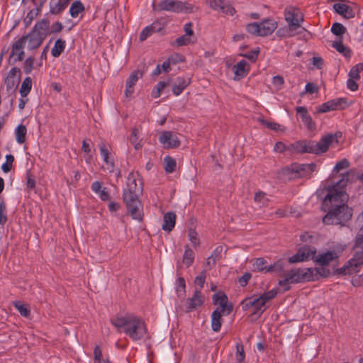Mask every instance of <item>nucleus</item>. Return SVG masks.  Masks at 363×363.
<instances>
[{
  "label": "nucleus",
  "mask_w": 363,
  "mask_h": 363,
  "mask_svg": "<svg viewBox=\"0 0 363 363\" xmlns=\"http://www.w3.org/2000/svg\"><path fill=\"white\" fill-rule=\"evenodd\" d=\"M349 180V173L341 174V179L328 189V193L323 201V207L327 214L323 218L325 225H345L352 216V210L345 202L347 195L345 191Z\"/></svg>",
  "instance_id": "f257e3e1"
},
{
  "label": "nucleus",
  "mask_w": 363,
  "mask_h": 363,
  "mask_svg": "<svg viewBox=\"0 0 363 363\" xmlns=\"http://www.w3.org/2000/svg\"><path fill=\"white\" fill-rule=\"evenodd\" d=\"M143 182L138 172L128 174L126 186L123 191V199L128 212L133 219L142 220V204L140 196L143 193Z\"/></svg>",
  "instance_id": "f03ea898"
},
{
  "label": "nucleus",
  "mask_w": 363,
  "mask_h": 363,
  "mask_svg": "<svg viewBox=\"0 0 363 363\" xmlns=\"http://www.w3.org/2000/svg\"><path fill=\"white\" fill-rule=\"evenodd\" d=\"M111 323L118 330L123 329V333L133 341L141 340L147 331L145 322L133 314L116 317L111 319Z\"/></svg>",
  "instance_id": "7ed1b4c3"
},
{
  "label": "nucleus",
  "mask_w": 363,
  "mask_h": 363,
  "mask_svg": "<svg viewBox=\"0 0 363 363\" xmlns=\"http://www.w3.org/2000/svg\"><path fill=\"white\" fill-rule=\"evenodd\" d=\"M335 139L337 133L329 134L321 138L320 141H298L290 145V151L296 153H313L319 155L326 152Z\"/></svg>",
  "instance_id": "20e7f679"
},
{
  "label": "nucleus",
  "mask_w": 363,
  "mask_h": 363,
  "mask_svg": "<svg viewBox=\"0 0 363 363\" xmlns=\"http://www.w3.org/2000/svg\"><path fill=\"white\" fill-rule=\"evenodd\" d=\"M314 270L311 268L294 269L283 274L279 285L286 291L290 289L291 284L314 280Z\"/></svg>",
  "instance_id": "39448f33"
},
{
  "label": "nucleus",
  "mask_w": 363,
  "mask_h": 363,
  "mask_svg": "<svg viewBox=\"0 0 363 363\" xmlns=\"http://www.w3.org/2000/svg\"><path fill=\"white\" fill-rule=\"evenodd\" d=\"M277 292L275 289H272L263 293L259 297L250 296L241 301L240 305L243 311H247L253 308V315L259 316L266 310V304L276 297Z\"/></svg>",
  "instance_id": "423d86ee"
},
{
  "label": "nucleus",
  "mask_w": 363,
  "mask_h": 363,
  "mask_svg": "<svg viewBox=\"0 0 363 363\" xmlns=\"http://www.w3.org/2000/svg\"><path fill=\"white\" fill-rule=\"evenodd\" d=\"M317 171L315 163L298 164L293 163L283 169V175L289 180L299 178H310L313 172Z\"/></svg>",
  "instance_id": "0eeeda50"
},
{
  "label": "nucleus",
  "mask_w": 363,
  "mask_h": 363,
  "mask_svg": "<svg viewBox=\"0 0 363 363\" xmlns=\"http://www.w3.org/2000/svg\"><path fill=\"white\" fill-rule=\"evenodd\" d=\"M284 18L291 31H295L297 29H300L299 31L301 32L306 30L301 27L304 18L299 9L294 6L286 7L284 10Z\"/></svg>",
  "instance_id": "6e6552de"
},
{
  "label": "nucleus",
  "mask_w": 363,
  "mask_h": 363,
  "mask_svg": "<svg viewBox=\"0 0 363 363\" xmlns=\"http://www.w3.org/2000/svg\"><path fill=\"white\" fill-rule=\"evenodd\" d=\"M363 265V252H357L340 269L339 273L350 275L359 271Z\"/></svg>",
  "instance_id": "1a4fd4ad"
},
{
  "label": "nucleus",
  "mask_w": 363,
  "mask_h": 363,
  "mask_svg": "<svg viewBox=\"0 0 363 363\" xmlns=\"http://www.w3.org/2000/svg\"><path fill=\"white\" fill-rule=\"evenodd\" d=\"M315 247L309 245H304L300 247L295 255L289 258V262L290 263H297L308 261L309 259L315 261Z\"/></svg>",
  "instance_id": "9d476101"
},
{
  "label": "nucleus",
  "mask_w": 363,
  "mask_h": 363,
  "mask_svg": "<svg viewBox=\"0 0 363 363\" xmlns=\"http://www.w3.org/2000/svg\"><path fill=\"white\" fill-rule=\"evenodd\" d=\"M252 267L255 271L264 273L272 272H281L284 271V264L281 261H278L273 264L267 266V261L262 257L257 258L254 261Z\"/></svg>",
  "instance_id": "9b49d317"
},
{
  "label": "nucleus",
  "mask_w": 363,
  "mask_h": 363,
  "mask_svg": "<svg viewBox=\"0 0 363 363\" xmlns=\"http://www.w3.org/2000/svg\"><path fill=\"white\" fill-rule=\"evenodd\" d=\"M188 4L176 0H162L157 5V11H166L174 13H181L188 9Z\"/></svg>",
  "instance_id": "f8f14e48"
},
{
  "label": "nucleus",
  "mask_w": 363,
  "mask_h": 363,
  "mask_svg": "<svg viewBox=\"0 0 363 363\" xmlns=\"http://www.w3.org/2000/svg\"><path fill=\"white\" fill-rule=\"evenodd\" d=\"M159 142L164 148L167 149L177 148L181 144L177 133L170 130L162 131L159 137Z\"/></svg>",
  "instance_id": "ddd939ff"
},
{
  "label": "nucleus",
  "mask_w": 363,
  "mask_h": 363,
  "mask_svg": "<svg viewBox=\"0 0 363 363\" xmlns=\"http://www.w3.org/2000/svg\"><path fill=\"white\" fill-rule=\"evenodd\" d=\"M203 303V296L201 290H195L194 295L191 298L184 300V311L186 312H191L196 310L199 307L201 306Z\"/></svg>",
  "instance_id": "4468645a"
},
{
  "label": "nucleus",
  "mask_w": 363,
  "mask_h": 363,
  "mask_svg": "<svg viewBox=\"0 0 363 363\" xmlns=\"http://www.w3.org/2000/svg\"><path fill=\"white\" fill-rule=\"evenodd\" d=\"M31 30L34 32L43 40H45L48 35H50V21L47 18H43L37 21Z\"/></svg>",
  "instance_id": "2eb2a0df"
},
{
  "label": "nucleus",
  "mask_w": 363,
  "mask_h": 363,
  "mask_svg": "<svg viewBox=\"0 0 363 363\" xmlns=\"http://www.w3.org/2000/svg\"><path fill=\"white\" fill-rule=\"evenodd\" d=\"M100 155L101 159L104 164H106V168L109 172H113L114 170V162L113 159L110 157V152L107 148V146L105 143L101 142L99 145Z\"/></svg>",
  "instance_id": "dca6fc26"
},
{
  "label": "nucleus",
  "mask_w": 363,
  "mask_h": 363,
  "mask_svg": "<svg viewBox=\"0 0 363 363\" xmlns=\"http://www.w3.org/2000/svg\"><path fill=\"white\" fill-rule=\"evenodd\" d=\"M143 77V74L139 70L133 71L126 80L125 95L127 97L130 96L134 92V86L140 78Z\"/></svg>",
  "instance_id": "f3484780"
},
{
  "label": "nucleus",
  "mask_w": 363,
  "mask_h": 363,
  "mask_svg": "<svg viewBox=\"0 0 363 363\" xmlns=\"http://www.w3.org/2000/svg\"><path fill=\"white\" fill-rule=\"evenodd\" d=\"M233 70L235 74L234 79L240 80L247 75L250 68L247 62L242 60L233 66Z\"/></svg>",
  "instance_id": "a211bd4d"
},
{
  "label": "nucleus",
  "mask_w": 363,
  "mask_h": 363,
  "mask_svg": "<svg viewBox=\"0 0 363 363\" xmlns=\"http://www.w3.org/2000/svg\"><path fill=\"white\" fill-rule=\"evenodd\" d=\"M297 113L300 114L301 120L304 125L307 127L309 130H313L315 129L316 125L315 122L312 120L310 114L304 106H297L296 108Z\"/></svg>",
  "instance_id": "6ab92c4d"
},
{
  "label": "nucleus",
  "mask_w": 363,
  "mask_h": 363,
  "mask_svg": "<svg viewBox=\"0 0 363 363\" xmlns=\"http://www.w3.org/2000/svg\"><path fill=\"white\" fill-rule=\"evenodd\" d=\"M190 84V78L185 77H178L172 86V92L174 95L176 96H179Z\"/></svg>",
  "instance_id": "aec40b11"
},
{
  "label": "nucleus",
  "mask_w": 363,
  "mask_h": 363,
  "mask_svg": "<svg viewBox=\"0 0 363 363\" xmlns=\"http://www.w3.org/2000/svg\"><path fill=\"white\" fill-rule=\"evenodd\" d=\"M21 70L19 68L13 67H12L5 79V84L7 89H12L18 82L21 77Z\"/></svg>",
  "instance_id": "412c9836"
},
{
  "label": "nucleus",
  "mask_w": 363,
  "mask_h": 363,
  "mask_svg": "<svg viewBox=\"0 0 363 363\" xmlns=\"http://www.w3.org/2000/svg\"><path fill=\"white\" fill-rule=\"evenodd\" d=\"M260 36L271 35L277 28V23L273 19H266L259 23Z\"/></svg>",
  "instance_id": "4be33fe9"
},
{
  "label": "nucleus",
  "mask_w": 363,
  "mask_h": 363,
  "mask_svg": "<svg viewBox=\"0 0 363 363\" xmlns=\"http://www.w3.org/2000/svg\"><path fill=\"white\" fill-rule=\"evenodd\" d=\"M69 0H50L49 3V11L52 15H58L63 12L69 4Z\"/></svg>",
  "instance_id": "5701e85b"
},
{
  "label": "nucleus",
  "mask_w": 363,
  "mask_h": 363,
  "mask_svg": "<svg viewBox=\"0 0 363 363\" xmlns=\"http://www.w3.org/2000/svg\"><path fill=\"white\" fill-rule=\"evenodd\" d=\"M24 36L26 41H28V49L30 50H33L38 48L44 41L31 30L27 35H25Z\"/></svg>",
  "instance_id": "b1692460"
},
{
  "label": "nucleus",
  "mask_w": 363,
  "mask_h": 363,
  "mask_svg": "<svg viewBox=\"0 0 363 363\" xmlns=\"http://www.w3.org/2000/svg\"><path fill=\"white\" fill-rule=\"evenodd\" d=\"M337 257L338 255L335 251H328L315 257V262L321 266H325Z\"/></svg>",
  "instance_id": "393cba45"
},
{
  "label": "nucleus",
  "mask_w": 363,
  "mask_h": 363,
  "mask_svg": "<svg viewBox=\"0 0 363 363\" xmlns=\"http://www.w3.org/2000/svg\"><path fill=\"white\" fill-rule=\"evenodd\" d=\"M176 215L172 212H167L164 215L163 224L162 229L167 232H170L174 228Z\"/></svg>",
  "instance_id": "a878e982"
},
{
  "label": "nucleus",
  "mask_w": 363,
  "mask_h": 363,
  "mask_svg": "<svg viewBox=\"0 0 363 363\" xmlns=\"http://www.w3.org/2000/svg\"><path fill=\"white\" fill-rule=\"evenodd\" d=\"M223 248L221 245L217 246L213 250L211 255L206 259L207 267H208L209 268H212L216 264L217 262L221 257V253L223 252Z\"/></svg>",
  "instance_id": "bb28decb"
},
{
  "label": "nucleus",
  "mask_w": 363,
  "mask_h": 363,
  "mask_svg": "<svg viewBox=\"0 0 363 363\" xmlns=\"http://www.w3.org/2000/svg\"><path fill=\"white\" fill-rule=\"evenodd\" d=\"M332 46L339 53L342 54L344 57H345L347 58L351 57L352 51L348 47L344 45V44L342 43V38H340L337 40L334 41L332 43Z\"/></svg>",
  "instance_id": "cd10ccee"
},
{
  "label": "nucleus",
  "mask_w": 363,
  "mask_h": 363,
  "mask_svg": "<svg viewBox=\"0 0 363 363\" xmlns=\"http://www.w3.org/2000/svg\"><path fill=\"white\" fill-rule=\"evenodd\" d=\"M222 316L217 311H213L211 313V329L213 332L218 333L220 330L223 323Z\"/></svg>",
  "instance_id": "c85d7f7f"
},
{
  "label": "nucleus",
  "mask_w": 363,
  "mask_h": 363,
  "mask_svg": "<svg viewBox=\"0 0 363 363\" xmlns=\"http://www.w3.org/2000/svg\"><path fill=\"white\" fill-rule=\"evenodd\" d=\"M66 47V41L62 38L56 40L54 46L51 49V55L53 57H58L64 52Z\"/></svg>",
  "instance_id": "c756f323"
},
{
  "label": "nucleus",
  "mask_w": 363,
  "mask_h": 363,
  "mask_svg": "<svg viewBox=\"0 0 363 363\" xmlns=\"http://www.w3.org/2000/svg\"><path fill=\"white\" fill-rule=\"evenodd\" d=\"M32 89V79L27 77L23 81L20 87L19 93L21 97H26Z\"/></svg>",
  "instance_id": "7c9ffc66"
},
{
  "label": "nucleus",
  "mask_w": 363,
  "mask_h": 363,
  "mask_svg": "<svg viewBox=\"0 0 363 363\" xmlns=\"http://www.w3.org/2000/svg\"><path fill=\"white\" fill-rule=\"evenodd\" d=\"M84 10V6L83 4L79 0H77L72 4L69 9V14L72 18H77Z\"/></svg>",
  "instance_id": "2f4dec72"
},
{
  "label": "nucleus",
  "mask_w": 363,
  "mask_h": 363,
  "mask_svg": "<svg viewBox=\"0 0 363 363\" xmlns=\"http://www.w3.org/2000/svg\"><path fill=\"white\" fill-rule=\"evenodd\" d=\"M16 140L18 144H22L26 140V135L27 133L26 128L24 125L20 124L15 129Z\"/></svg>",
  "instance_id": "473e14b6"
},
{
  "label": "nucleus",
  "mask_w": 363,
  "mask_h": 363,
  "mask_svg": "<svg viewBox=\"0 0 363 363\" xmlns=\"http://www.w3.org/2000/svg\"><path fill=\"white\" fill-rule=\"evenodd\" d=\"M195 254L189 245L185 246V250L183 255V262L185 265L189 267L194 261Z\"/></svg>",
  "instance_id": "72a5a7b5"
},
{
  "label": "nucleus",
  "mask_w": 363,
  "mask_h": 363,
  "mask_svg": "<svg viewBox=\"0 0 363 363\" xmlns=\"http://www.w3.org/2000/svg\"><path fill=\"white\" fill-rule=\"evenodd\" d=\"M213 301L215 305L218 306L230 303L228 301L227 295L222 291H218L213 295Z\"/></svg>",
  "instance_id": "f704fd0d"
},
{
  "label": "nucleus",
  "mask_w": 363,
  "mask_h": 363,
  "mask_svg": "<svg viewBox=\"0 0 363 363\" xmlns=\"http://www.w3.org/2000/svg\"><path fill=\"white\" fill-rule=\"evenodd\" d=\"M177 59H174V56L169 57L165 62L161 65L164 72H169L171 69L170 64H176L178 62L183 61V56L180 55H176Z\"/></svg>",
  "instance_id": "c9c22d12"
},
{
  "label": "nucleus",
  "mask_w": 363,
  "mask_h": 363,
  "mask_svg": "<svg viewBox=\"0 0 363 363\" xmlns=\"http://www.w3.org/2000/svg\"><path fill=\"white\" fill-rule=\"evenodd\" d=\"M94 363H111L108 358H104L101 349L99 345L94 349Z\"/></svg>",
  "instance_id": "e433bc0d"
},
{
  "label": "nucleus",
  "mask_w": 363,
  "mask_h": 363,
  "mask_svg": "<svg viewBox=\"0 0 363 363\" xmlns=\"http://www.w3.org/2000/svg\"><path fill=\"white\" fill-rule=\"evenodd\" d=\"M175 291L179 297L184 296L186 291V283L184 278L179 277L176 279Z\"/></svg>",
  "instance_id": "4c0bfd02"
},
{
  "label": "nucleus",
  "mask_w": 363,
  "mask_h": 363,
  "mask_svg": "<svg viewBox=\"0 0 363 363\" xmlns=\"http://www.w3.org/2000/svg\"><path fill=\"white\" fill-rule=\"evenodd\" d=\"M129 140L135 150H139L142 147L143 145L141 141L139 140V131L137 128L133 129Z\"/></svg>",
  "instance_id": "58836bf2"
},
{
  "label": "nucleus",
  "mask_w": 363,
  "mask_h": 363,
  "mask_svg": "<svg viewBox=\"0 0 363 363\" xmlns=\"http://www.w3.org/2000/svg\"><path fill=\"white\" fill-rule=\"evenodd\" d=\"M13 306L18 310V311L22 316L25 318L29 316L30 311L27 305L22 303L19 301H17L13 302Z\"/></svg>",
  "instance_id": "ea45409f"
},
{
  "label": "nucleus",
  "mask_w": 363,
  "mask_h": 363,
  "mask_svg": "<svg viewBox=\"0 0 363 363\" xmlns=\"http://www.w3.org/2000/svg\"><path fill=\"white\" fill-rule=\"evenodd\" d=\"M41 7L38 6H36L35 9L30 10L26 15L25 18V24L26 26H28L31 23V22L41 13L42 11Z\"/></svg>",
  "instance_id": "a19ab883"
},
{
  "label": "nucleus",
  "mask_w": 363,
  "mask_h": 363,
  "mask_svg": "<svg viewBox=\"0 0 363 363\" xmlns=\"http://www.w3.org/2000/svg\"><path fill=\"white\" fill-rule=\"evenodd\" d=\"M333 9L335 11L345 18H350L352 15L347 13L349 6L344 4L336 3L333 5Z\"/></svg>",
  "instance_id": "79ce46f5"
},
{
  "label": "nucleus",
  "mask_w": 363,
  "mask_h": 363,
  "mask_svg": "<svg viewBox=\"0 0 363 363\" xmlns=\"http://www.w3.org/2000/svg\"><path fill=\"white\" fill-rule=\"evenodd\" d=\"M331 32L336 36L342 38V35L347 31L346 28L340 23H334L330 29Z\"/></svg>",
  "instance_id": "37998d69"
},
{
  "label": "nucleus",
  "mask_w": 363,
  "mask_h": 363,
  "mask_svg": "<svg viewBox=\"0 0 363 363\" xmlns=\"http://www.w3.org/2000/svg\"><path fill=\"white\" fill-rule=\"evenodd\" d=\"M164 170L167 173H172L175 170L176 161L169 156H167L164 159Z\"/></svg>",
  "instance_id": "c03bdc74"
},
{
  "label": "nucleus",
  "mask_w": 363,
  "mask_h": 363,
  "mask_svg": "<svg viewBox=\"0 0 363 363\" xmlns=\"http://www.w3.org/2000/svg\"><path fill=\"white\" fill-rule=\"evenodd\" d=\"M363 70V63L359 62L353 66L349 72V77L359 79V73Z\"/></svg>",
  "instance_id": "a18cd8bd"
},
{
  "label": "nucleus",
  "mask_w": 363,
  "mask_h": 363,
  "mask_svg": "<svg viewBox=\"0 0 363 363\" xmlns=\"http://www.w3.org/2000/svg\"><path fill=\"white\" fill-rule=\"evenodd\" d=\"M7 220L6 203L4 199L0 196V225H5Z\"/></svg>",
  "instance_id": "49530a36"
},
{
  "label": "nucleus",
  "mask_w": 363,
  "mask_h": 363,
  "mask_svg": "<svg viewBox=\"0 0 363 363\" xmlns=\"http://www.w3.org/2000/svg\"><path fill=\"white\" fill-rule=\"evenodd\" d=\"M233 310V305L232 303H227L225 305L218 306L214 311H218V313L222 315H230Z\"/></svg>",
  "instance_id": "de8ad7c7"
},
{
  "label": "nucleus",
  "mask_w": 363,
  "mask_h": 363,
  "mask_svg": "<svg viewBox=\"0 0 363 363\" xmlns=\"http://www.w3.org/2000/svg\"><path fill=\"white\" fill-rule=\"evenodd\" d=\"M26 40L24 35H22L19 39L15 41L11 47L12 55H15V52L17 50H23Z\"/></svg>",
  "instance_id": "09e8293b"
},
{
  "label": "nucleus",
  "mask_w": 363,
  "mask_h": 363,
  "mask_svg": "<svg viewBox=\"0 0 363 363\" xmlns=\"http://www.w3.org/2000/svg\"><path fill=\"white\" fill-rule=\"evenodd\" d=\"M301 33V31H291L289 28H280L277 31V35L279 37H292Z\"/></svg>",
  "instance_id": "8fccbe9b"
},
{
  "label": "nucleus",
  "mask_w": 363,
  "mask_h": 363,
  "mask_svg": "<svg viewBox=\"0 0 363 363\" xmlns=\"http://www.w3.org/2000/svg\"><path fill=\"white\" fill-rule=\"evenodd\" d=\"M169 84V80L164 82V81H160L159 82L157 85L155 86L153 91H152V96L154 98H157L160 96V93L162 90H163L167 86H168Z\"/></svg>",
  "instance_id": "3c124183"
},
{
  "label": "nucleus",
  "mask_w": 363,
  "mask_h": 363,
  "mask_svg": "<svg viewBox=\"0 0 363 363\" xmlns=\"http://www.w3.org/2000/svg\"><path fill=\"white\" fill-rule=\"evenodd\" d=\"M259 53V48H256L255 49H253L249 52L240 54V55L247 58L252 62H255L258 57Z\"/></svg>",
  "instance_id": "603ef678"
},
{
  "label": "nucleus",
  "mask_w": 363,
  "mask_h": 363,
  "mask_svg": "<svg viewBox=\"0 0 363 363\" xmlns=\"http://www.w3.org/2000/svg\"><path fill=\"white\" fill-rule=\"evenodd\" d=\"M197 235H198L195 229L190 228L189 230L188 237L194 247H199L200 244V241Z\"/></svg>",
  "instance_id": "864d4df0"
},
{
  "label": "nucleus",
  "mask_w": 363,
  "mask_h": 363,
  "mask_svg": "<svg viewBox=\"0 0 363 363\" xmlns=\"http://www.w3.org/2000/svg\"><path fill=\"white\" fill-rule=\"evenodd\" d=\"M246 30L252 35L260 36V28L259 23H258L254 22L248 23L246 26Z\"/></svg>",
  "instance_id": "5fc2aeb1"
},
{
  "label": "nucleus",
  "mask_w": 363,
  "mask_h": 363,
  "mask_svg": "<svg viewBox=\"0 0 363 363\" xmlns=\"http://www.w3.org/2000/svg\"><path fill=\"white\" fill-rule=\"evenodd\" d=\"M236 354L235 359L236 363H245V354L243 349V346L242 345H236Z\"/></svg>",
  "instance_id": "6e6d98bb"
},
{
  "label": "nucleus",
  "mask_w": 363,
  "mask_h": 363,
  "mask_svg": "<svg viewBox=\"0 0 363 363\" xmlns=\"http://www.w3.org/2000/svg\"><path fill=\"white\" fill-rule=\"evenodd\" d=\"M254 199L255 201L257 202L260 206H265L268 203V199L266 197V194L262 191L256 193Z\"/></svg>",
  "instance_id": "4d7b16f0"
},
{
  "label": "nucleus",
  "mask_w": 363,
  "mask_h": 363,
  "mask_svg": "<svg viewBox=\"0 0 363 363\" xmlns=\"http://www.w3.org/2000/svg\"><path fill=\"white\" fill-rule=\"evenodd\" d=\"M33 65H34V58L33 57H29L26 58L23 63L24 72L27 74H30L32 70L33 69Z\"/></svg>",
  "instance_id": "13d9d810"
},
{
  "label": "nucleus",
  "mask_w": 363,
  "mask_h": 363,
  "mask_svg": "<svg viewBox=\"0 0 363 363\" xmlns=\"http://www.w3.org/2000/svg\"><path fill=\"white\" fill-rule=\"evenodd\" d=\"M191 43H193V41L191 40V37L185 34L177 38L175 40V43L177 46L187 45Z\"/></svg>",
  "instance_id": "bf43d9fd"
},
{
  "label": "nucleus",
  "mask_w": 363,
  "mask_h": 363,
  "mask_svg": "<svg viewBox=\"0 0 363 363\" xmlns=\"http://www.w3.org/2000/svg\"><path fill=\"white\" fill-rule=\"evenodd\" d=\"M349 166V161L347 159H342L335 165L333 172H338L342 169H347Z\"/></svg>",
  "instance_id": "052dcab7"
},
{
  "label": "nucleus",
  "mask_w": 363,
  "mask_h": 363,
  "mask_svg": "<svg viewBox=\"0 0 363 363\" xmlns=\"http://www.w3.org/2000/svg\"><path fill=\"white\" fill-rule=\"evenodd\" d=\"M154 33L155 32L152 30V28L150 25L145 27L140 34V40L144 41Z\"/></svg>",
  "instance_id": "680f3d73"
},
{
  "label": "nucleus",
  "mask_w": 363,
  "mask_h": 363,
  "mask_svg": "<svg viewBox=\"0 0 363 363\" xmlns=\"http://www.w3.org/2000/svg\"><path fill=\"white\" fill-rule=\"evenodd\" d=\"M259 122L267 127L268 128L273 130H278L280 128V125L279 123H277L275 122H269L267 121L263 118H259Z\"/></svg>",
  "instance_id": "e2e57ef3"
},
{
  "label": "nucleus",
  "mask_w": 363,
  "mask_h": 363,
  "mask_svg": "<svg viewBox=\"0 0 363 363\" xmlns=\"http://www.w3.org/2000/svg\"><path fill=\"white\" fill-rule=\"evenodd\" d=\"M63 28L62 23L59 21L53 23L51 26L50 25V35L60 33Z\"/></svg>",
  "instance_id": "0e129e2a"
},
{
  "label": "nucleus",
  "mask_w": 363,
  "mask_h": 363,
  "mask_svg": "<svg viewBox=\"0 0 363 363\" xmlns=\"http://www.w3.org/2000/svg\"><path fill=\"white\" fill-rule=\"evenodd\" d=\"M286 150H290V145L286 146L282 142H277L274 146V151L278 153H283Z\"/></svg>",
  "instance_id": "69168bd1"
},
{
  "label": "nucleus",
  "mask_w": 363,
  "mask_h": 363,
  "mask_svg": "<svg viewBox=\"0 0 363 363\" xmlns=\"http://www.w3.org/2000/svg\"><path fill=\"white\" fill-rule=\"evenodd\" d=\"M333 110H334V105L333 103H330V101H327V102L323 104L318 108V111L320 113H326V112H328L330 111H333Z\"/></svg>",
  "instance_id": "338daca9"
},
{
  "label": "nucleus",
  "mask_w": 363,
  "mask_h": 363,
  "mask_svg": "<svg viewBox=\"0 0 363 363\" xmlns=\"http://www.w3.org/2000/svg\"><path fill=\"white\" fill-rule=\"evenodd\" d=\"M225 2L223 0H212L210 6L215 11H221Z\"/></svg>",
  "instance_id": "774afa93"
}]
</instances>
